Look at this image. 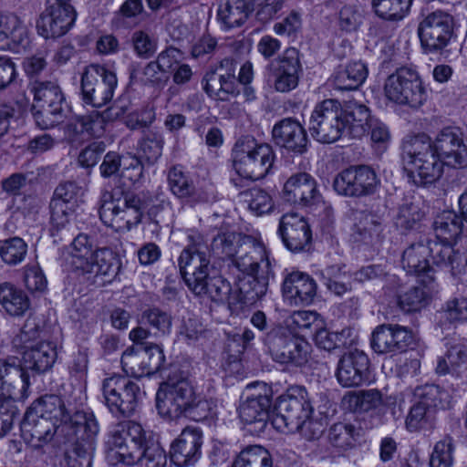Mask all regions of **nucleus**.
Instances as JSON below:
<instances>
[{"instance_id": "f257e3e1", "label": "nucleus", "mask_w": 467, "mask_h": 467, "mask_svg": "<svg viewBox=\"0 0 467 467\" xmlns=\"http://www.w3.org/2000/svg\"><path fill=\"white\" fill-rule=\"evenodd\" d=\"M24 441L40 448L52 440L64 446L65 456L77 462L73 467H90L96 449L99 422L92 411L70 414L60 397L48 395L36 400L20 424Z\"/></svg>"}, {"instance_id": "f03ea898", "label": "nucleus", "mask_w": 467, "mask_h": 467, "mask_svg": "<svg viewBox=\"0 0 467 467\" xmlns=\"http://www.w3.org/2000/svg\"><path fill=\"white\" fill-rule=\"evenodd\" d=\"M401 158L408 177L417 186L436 182L443 166L467 168V140L457 127H446L434 140L426 134L408 136L402 141Z\"/></svg>"}, {"instance_id": "7ed1b4c3", "label": "nucleus", "mask_w": 467, "mask_h": 467, "mask_svg": "<svg viewBox=\"0 0 467 467\" xmlns=\"http://www.w3.org/2000/svg\"><path fill=\"white\" fill-rule=\"evenodd\" d=\"M189 240L178 258L180 274L188 288L197 296H209L213 302L233 305L231 284L222 275L209 276L210 259L203 237L189 235Z\"/></svg>"}, {"instance_id": "20e7f679", "label": "nucleus", "mask_w": 467, "mask_h": 467, "mask_svg": "<svg viewBox=\"0 0 467 467\" xmlns=\"http://www.w3.org/2000/svg\"><path fill=\"white\" fill-rule=\"evenodd\" d=\"M22 355V361L15 357L0 359V396L14 399L17 388L25 392L30 385L27 370L44 373L53 367L57 357L56 345L50 341H39L23 350Z\"/></svg>"}, {"instance_id": "39448f33", "label": "nucleus", "mask_w": 467, "mask_h": 467, "mask_svg": "<svg viewBox=\"0 0 467 467\" xmlns=\"http://www.w3.org/2000/svg\"><path fill=\"white\" fill-rule=\"evenodd\" d=\"M231 265L242 274L238 277V289L244 304L254 305L265 296L273 270L265 246L259 244L241 245L230 260Z\"/></svg>"}, {"instance_id": "423d86ee", "label": "nucleus", "mask_w": 467, "mask_h": 467, "mask_svg": "<svg viewBox=\"0 0 467 467\" xmlns=\"http://www.w3.org/2000/svg\"><path fill=\"white\" fill-rule=\"evenodd\" d=\"M350 113L348 103L337 99H327L317 103L309 118L308 130L314 140L320 143H333L348 127Z\"/></svg>"}, {"instance_id": "0eeeda50", "label": "nucleus", "mask_w": 467, "mask_h": 467, "mask_svg": "<svg viewBox=\"0 0 467 467\" xmlns=\"http://www.w3.org/2000/svg\"><path fill=\"white\" fill-rule=\"evenodd\" d=\"M233 154L235 171L252 181L265 178L275 159L271 145L257 143L251 138L239 140L234 147Z\"/></svg>"}, {"instance_id": "6e6552de", "label": "nucleus", "mask_w": 467, "mask_h": 467, "mask_svg": "<svg viewBox=\"0 0 467 467\" xmlns=\"http://www.w3.org/2000/svg\"><path fill=\"white\" fill-rule=\"evenodd\" d=\"M73 271L82 275H107L113 266V254L95 247L90 237L79 234L71 243L67 258Z\"/></svg>"}, {"instance_id": "1a4fd4ad", "label": "nucleus", "mask_w": 467, "mask_h": 467, "mask_svg": "<svg viewBox=\"0 0 467 467\" xmlns=\"http://www.w3.org/2000/svg\"><path fill=\"white\" fill-rule=\"evenodd\" d=\"M312 411L306 390L303 388L290 389L276 399L272 410V425L285 434L296 432L302 420L309 418Z\"/></svg>"}, {"instance_id": "9d476101", "label": "nucleus", "mask_w": 467, "mask_h": 467, "mask_svg": "<svg viewBox=\"0 0 467 467\" xmlns=\"http://www.w3.org/2000/svg\"><path fill=\"white\" fill-rule=\"evenodd\" d=\"M102 393L109 410L117 417L131 416L144 394L137 381L121 375L106 378Z\"/></svg>"}, {"instance_id": "9b49d317", "label": "nucleus", "mask_w": 467, "mask_h": 467, "mask_svg": "<svg viewBox=\"0 0 467 467\" xmlns=\"http://www.w3.org/2000/svg\"><path fill=\"white\" fill-rule=\"evenodd\" d=\"M244 395L239 406V417L250 426L251 432L259 434L265 431L268 421H272V388L256 382L246 387Z\"/></svg>"}, {"instance_id": "f8f14e48", "label": "nucleus", "mask_w": 467, "mask_h": 467, "mask_svg": "<svg viewBox=\"0 0 467 467\" xmlns=\"http://www.w3.org/2000/svg\"><path fill=\"white\" fill-rule=\"evenodd\" d=\"M385 95L390 101L418 109L427 100V92L418 73L408 67L398 68L384 85Z\"/></svg>"}, {"instance_id": "ddd939ff", "label": "nucleus", "mask_w": 467, "mask_h": 467, "mask_svg": "<svg viewBox=\"0 0 467 467\" xmlns=\"http://www.w3.org/2000/svg\"><path fill=\"white\" fill-rule=\"evenodd\" d=\"M196 394L194 387L187 378L170 377L161 384L156 393V409L164 419L175 420L182 417L188 405Z\"/></svg>"}, {"instance_id": "4468645a", "label": "nucleus", "mask_w": 467, "mask_h": 467, "mask_svg": "<svg viewBox=\"0 0 467 467\" xmlns=\"http://www.w3.org/2000/svg\"><path fill=\"white\" fill-rule=\"evenodd\" d=\"M116 74L104 66L91 64L81 76V97L86 105L100 108L113 98L117 88Z\"/></svg>"}, {"instance_id": "2eb2a0df", "label": "nucleus", "mask_w": 467, "mask_h": 467, "mask_svg": "<svg viewBox=\"0 0 467 467\" xmlns=\"http://www.w3.org/2000/svg\"><path fill=\"white\" fill-rule=\"evenodd\" d=\"M454 34V19L449 13L436 10L428 14L418 26V35L425 54H441Z\"/></svg>"}, {"instance_id": "dca6fc26", "label": "nucleus", "mask_w": 467, "mask_h": 467, "mask_svg": "<svg viewBox=\"0 0 467 467\" xmlns=\"http://www.w3.org/2000/svg\"><path fill=\"white\" fill-rule=\"evenodd\" d=\"M144 202L135 193L128 192L117 202L104 203L99 210V217L103 223L116 232H129L137 226L142 218Z\"/></svg>"}, {"instance_id": "f3484780", "label": "nucleus", "mask_w": 467, "mask_h": 467, "mask_svg": "<svg viewBox=\"0 0 467 467\" xmlns=\"http://www.w3.org/2000/svg\"><path fill=\"white\" fill-rule=\"evenodd\" d=\"M268 70L275 91L287 93L295 89L303 72L299 50L295 47L286 48L269 63Z\"/></svg>"}, {"instance_id": "a211bd4d", "label": "nucleus", "mask_w": 467, "mask_h": 467, "mask_svg": "<svg viewBox=\"0 0 467 467\" xmlns=\"http://www.w3.org/2000/svg\"><path fill=\"white\" fill-rule=\"evenodd\" d=\"M281 196L290 204L311 211L323 203V196L317 181L306 172H299L289 177L284 184Z\"/></svg>"}, {"instance_id": "6ab92c4d", "label": "nucleus", "mask_w": 467, "mask_h": 467, "mask_svg": "<svg viewBox=\"0 0 467 467\" xmlns=\"http://www.w3.org/2000/svg\"><path fill=\"white\" fill-rule=\"evenodd\" d=\"M414 342L410 330L399 325H381L375 328L371 337V348L376 353H401Z\"/></svg>"}, {"instance_id": "aec40b11", "label": "nucleus", "mask_w": 467, "mask_h": 467, "mask_svg": "<svg viewBox=\"0 0 467 467\" xmlns=\"http://www.w3.org/2000/svg\"><path fill=\"white\" fill-rule=\"evenodd\" d=\"M278 234L285 247L293 252L308 251L312 232L307 221L297 213H285L279 222Z\"/></svg>"}, {"instance_id": "412c9836", "label": "nucleus", "mask_w": 467, "mask_h": 467, "mask_svg": "<svg viewBox=\"0 0 467 467\" xmlns=\"http://www.w3.org/2000/svg\"><path fill=\"white\" fill-rule=\"evenodd\" d=\"M274 143L294 154L303 155L308 150L309 140L301 123L293 118L277 121L272 129Z\"/></svg>"}, {"instance_id": "4be33fe9", "label": "nucleus", "mask_w": 467, "mask_h": 467, "mask_svg": "<svg viewBox=\"0 0 467 467\" xmlns=\"http://www.w3.org/2000/svg\"><path fill=\"white\" fill-rule=\"evenodd\" d=\"M202 444V432L199 428H184L171 444V462L178 467L193 465L201 457Z\"/></svg>"}, {"instance_id": "5701e85b", "label": "nucleus", "mask_w": 467, "mask_h": 467, "mask_svg": "<svg viewBox=\"0 0 467 467\" xmlns=\"http://www.w3.org/2000/svg\"><path fill=\"white\" fill-rule=\"evenodd\" d=\"M76 17L77 12L73 5L61 9L46 7L36 21L37 33L46 39L60 37L73 26Z\"/></svg>"}, {"instance_id": "b1692460", "label": "nucleus", "mask_w": 467, "mask_h": 467, "mask_svg": "<svg viewBox=\"0 0 467 467\" xmlns=\"http://www.w3.org/2000/svg\"><path fill=\"white\" fill-rule=\"evenodd\" d=\"M317 283L309 275L300 271H285L282 292L291 304L310 305L317 296Z\"/></svg>"}, {"instance_id": "393cba45", "label": "nucleus", "mask_w": 467, "mask_h": 467, "mask_svg": "<svg viewBox=\"0 0 467 467\" xmlns=\"http://www.w3.org/2000/svg\"><path fill=\"white\" fill-rule=\"evenodd\" d=\"M427 244H413L402 254L401 264L409 275H415L421 283H434L433 269L429 263Z\"/></svg>"}, {"instance_id": "a878e982", "label": "nucleus", "mask_w": 467, "mask_h": 467, "mask_svg": "<svg viewBox=\"0 0 467 467\" xmlns=\"http://www.w3.org/2000/svg\"><path fill=\"white\" fill-rule=\"evenodd\" d=\"M0 306L11 317H21L30 309L26 293L9 282L0 284Z\"/></svg>"}, {"instance_id": "bb28decb", "label": "nucleus", "mask_w": 467, "mask_h": 467, "mask_svg": "<svg viewBox=\"0 0 467 467\" xmlns=\"http://www.w3.org/2000/svg\"><path fill=\"white\" fill-rule=\"evenodd\" d=\"M439 375L451 374L467 377V347L463 344L451 345L443 357L439 358L436 367Z\"/></svg>"}, {"instance_id": "cd10ccee", "label": "nucleus", "mask_w": 467, "mask_h": 467, "mask_svg": "<svg viewBox=\"0 0 467 467\" xmlns=\"http://www.w3.org/2000/svg\"><path fill=\"white\" fill-rule=\"evenodd\" d=\"M252 0H226L218 9V20L225 29L243 25L253 11Z\"/></svg>"}, {"instance_id": "c85d7f7f", "label": "nucleus", "mask_w": 467, "mask_h": 467, "mask_svg": "<svg viewBox=\"0 0 467 467\" xmlns=\"http://www.w3.org/2000/svg\"><path fill=\"white\" fill-rule=\"evenodd\" d=\"M106 119L99 112H92L88 115L78 116L70 120L67 125V132L69 136L100 137L106 128Z\"/></svg>"}, {"instance_id": "c756f323", "label": "nucleus", "mask_w": 467, "mask_h": 467, "mask_svg": "<svg viewBox=\"0 0 467 467\" xmlns=\"http://www.w3.org/2000/svg\"><path fill=\"white\" fill-rule=\"evenodd\" d=\"M435 289V282L432 284L421 283L400 294L398 304L400 309L406 313L418 312L426 307Z\"/></svg>"}, {"instance_id": "7c9ffc66", "label": "nucleus", "mask_w": 467, "mask_h": 467, "mask_svg": "<svg viewBox=\"0 0 467 467\" xmlns=\"http://www.w3.org/2000/svg\"><path fill=\"white\" fill-rule=\"evenodd\" d=\"M168 183L171 192L193 205L201 200L193 182L182 171L181 167L174 166L168 172Z\"/></svg>"}, {"instance_id": "2f4dec72", "label": "nucleus", "mask_w": 467, "mask_h": 467, "mask_svg": "<svg viewBox=\"0 0 467 467\" xmlns=\"http://www.w3.org/2000/svg\"><path fill=\"white\" fill-rule=\"evenodd\" d=\"M437 240L455 243L462 231V219L452 211H443L433 222Z\"/></svg>"}, {"instance_id": "473e14b6", "label": "nucleus", "mask_w": 467, "mask_h": 467, "mask_svg": "<svg viewBox=\"0 0 467 467\" xmlns=\"http://www.w3.org/2000/svg\"><path fill=\"white\" fill-rule=\"evenodd\" d=\"M150 440V438L146 437V432L140 424L127 420L114 426L110 431L108 444L110 451H113V447L124 445L125 442H143Z\"/></svg>"}, {"instance_id": "72a5a7b5", "label": "nucleus", "mask_w": 467, "mask_h": 467, "mask_svg": "<svg viewBox=\"0 0 467 467\" xmlns=\"http://www.w3.org/2000/svg\"><path fill=\"white\" fill-rule=\"evenodd\" d=\"M414 394L419 400V403L436 414L439 410L449 408L451 400V397L447 390L434 384L417 387Z\"/></svg>"}, {"instance_id": "f704fd0d", "label": "nucleus", "mask_w": 467, "mask_h": 467, "mask_svg": "<svg viewBox=\"0 0 467 467\" xmlns=\"http://www.w3.org/2000/svg\"><path fill=\"white\" fill-rule=\"evenodd\" d=\"M139 323L147 325L152 331V336L158 338L171 334L172 317L170 313L157 306H151L141 312Z\"/></svg>"}, {"instance_id": "c9c22d12", "label": "nucleus", "mask_w": 467, "mask_h": 467, "mask_svg": "<svg viewBox=\"0 0 467 467\" xmlns=\"http://www.w3.org/2000/svg\"><path fill=\"white\" fill-rule=\"evenodd\" d=\"M361 93L352 94V139L360 140L368 134L369 125L377 118L369 108L361 101Z\"/></svg>"}, {"instance_id": "e433bc0d", "label": "nucleus", "mask_w": 467, "mask_h": 467, "mask_svg": "<svg viewBox=\"0 0 467 467\" xmlns=\"http://www.w3.org/2000/svg\"><path fill=\"white\" fill-rule=\"evenodd\" d=\"M361 93L352 94V139L360 140L368 134L369 125L377 118L369 108L361 101Z\"/></svg>"}, {"instance_id": "4c0bfd02", "label": "nucleus", "mask_w": 467, "mask_h": 467, "mask_svg": "<svg viewBox=\"0 0 467 467\" xmlns=\"http://www.w3.org/2000/svg\"><path fill=\"white\" fill-rule=\"evenodd\" d=\"M30 85L31 92L34 94L33 105H49L55 108L65 106V97L57 83L36 80Z\"/></svg>"}, {"instance_id": "58836bf2", "label": "nucleus", "mask_w": 467, "mask_h": 467, "mask_svg": "<svg viewBox=\"0 0 467 467\" xmlns=\"http://www.w3.org/2000/svg\"><path fill=\"white\" fill-rule=\"evenodd\" d=\"M26 40V30L16 16H0V49L10 48L11 44L24 45Z\"/></svg>"}, {"instance_id": "ea45409f", "label": "nucleus", "mask_w": 467, "mask_h": 467, "mask_svg": "<svg viewBox=\"0 0 467 467\" xmlns=\"http://www.w3.org/2000/svg\"><path fill=\"white\" fill-rule=\"evenodd\" d=\"M288 346L282 350L284 354L273 358V360L280 364L293 365L302 367L308 362L310 354V345L303 337L296 336V340H292Z\"/></svg>"}, {"instance_id": "a19ab883", "label": "nucleus", "mask_w": 467, "mask_h": 467, "mask_svg": "<svg viewBox=\"0 0 467 467\" xmlns=\"http://www.w3.org/2000/svg\"><path fill=\"white\" fill-rule=\"evenodd\" d=\"M288 346L282 350L284 354L273 358V360L280 364L293 365L302 367L308 362L310 354V345L303 337L296 336V340H292Z\"/></svg>"}, {"instance_id": "79ce46f5", "label": "nucleus", "mask_w": 467, "mask_h": 467, "mask_svg": "<svg viewBox=\"0 0 467 467\" xmlns=\"http://www.w3.org/2000/svg\"><path fill=\"white\" fill-rule=\"evenodd\" d=\"M237 63L234 58L225 57L221 60L220 64L213 69L214 75L219 78L220 88L227 95V99L236 97L240 93L239 85L237 84L235 73Z\"/></svg>"}, {"instance_id": "37998d69", "label": "nucleus", "mask_w": 467, "mask_h": 467, "mask_svg": "<svg viewBox=\"0 0 467 467\" xmlns=\"http://www.w3.org/2000/svg\"><path fill=\"white\" fill-rule=\"evenodd\" d=\"M454 243L430 241L427 244L429 256H431L432 263L437 266H451V268L459 265L462 260V254L452 248Z\"/></svg>"}, {"instance_id": "c03bdc74", "label": "nucleus", "mask_w": 467, "mask_h": 467, "mask_svg": "<svg viewBox=\"0 0 467 467\" xmlns=\"http://www.w3.org/2000/svg\"><path fill=\"white\" fill-rule=\"evenodd\" d=\"M324 321L320 315L315 311H295L289 317L288 327L296 333L304 336H311L316 330L320 329Z\"/></svg>"}, {"instance_id": "a18cd8bd", "label": "nucleus", "mask_w": 467, "mask_h": 467, "mask_svg": "<svg viewBox=\"0 0 467 467\" xmlns=\"http://www.w3.org/2000/svg\"><path fill=\"white\" fill-rule=\"evenodd\" d=\"M296 333L290 327L285 326H275L271 328L264 337V344L267 348L268 353L273 358L284 354L285 347H289L292 340H296Z\"/></svg>"}, {"instance_id": "49530a36", "label": "nucleus", "mask_w": 467, "mask_h": 467, "mask_svg": "<svg viewBox=\"0 0 467 467\" xmlns=\"http://www.w3.org/2000/svg\"><path fill=\"white\" fill-rule=\"evenodd\" d=\"M436 420L435 412L417 401L406 418V427L410 431H430L435 427Z\"/></svg>"}, {"instance_id": "de8ad7c7", "label": "nucleus", "mask_w": 467, "mask_h": 467, "mask_svg": "<svg viewBox=\"0 0 467 467\" xmlns=\"http://www.w3.org/2000/svg\"><path fill=\"white\" fill-rule=\"evenodd\" d=\"M422 217L423 213L417 204L405 201L398 209L394 224L401 234H407L418 227Z\"/></svg>"}, {"instance_id": "09e8293b", "label": "nucleus", "mask_w": 467, "mask_h": 467, "mask_svg": "<svg viewBox=\"0 0 467 467\" xmlns=\"http://www.w3.org/2000/svg\"><path fill=\"white\" fill-rule=\"evenodd\" d=\"M240 235L234 232H219L213 237L210 253L219 259H232L237 253Z\"/></svg>"}, {"instance_id": "8fccbe9b", "label": "nucleus", "mask_w": 467, "mask_h": 467, "mask_svg": "<svg viewBox=\"0 0 467 467\" xmlns=\"http://www.w3.org/2000/svg\"><path fill=\"white\" fill-rule=\"evenodd\" d=\"M164 138L161 131L149 130L139 142L141 158L149 164H154L162 154Z\"/></svg>"}, {"instance_id": "3c124183", "label": "nucleus", "mask_w": 467, "mask_h": 467, "mask_svg": "<svg viewBox=\"0 0 467 467\" xmlns=\"http://www.w3.org/2000/svg\"><path fill=\"white\" fill-rule=\"evenodd\" d=\"M354 173L352 196L372 194L379 182L374 170L368 165H358L354 169Z\"/></svg>"}, {"instance_id": "603ef678", "label": "nucleus", "mask_w": 467, "mask_h": 467, "mask_svg": "<svg viewBox=\"0 0 467 467\" xmlns=\"http://www.w3.org/2000/svg\"><path fill=\"white\" fill-rule=\"evenodd\" d=\"M32 114L36 124L41 130H47L63 122L66 118L65 107H52L49 105H33Z\"/></svg>"}, {"instance_id": "864d4df0", "label": "nucleus", "mask_w": 467, "mask_h": 467, "mask_svg": "<svg viewBox=\"0 0 467 467\" xmlns=\"http://www.w3.org/2000/svg\"><path fill=\"white\" fill-rule=\"evenodd\" d=\"M412 0H373L375 13L386 20H400L409 11Z\"/></svg>"}, {"instance_id": "5fc2aeb1", "label": "nucleus", "mask_w": 467, "mask_h": 467, "mask_svg": "<svg viewBox=\"0 0 467 467\" xmlns=\"http://www.w3.org/2000/svg\"><path fill=\"white\" fill-rule=\"evenodd\" d=\"M27 254V244L20 237H11L0 242V257L9 265H16L24 261Z\"/></svg>"}, {"instance_id": "6e6d98bb", "label": "nucleus", "mask_w": 467, "mask_h": 467, "mask_svg": "<svg viewBox=\"0 0 467 467\" xmlns=\"http://www.w3.org/2000/svg\"><path fill=\"white\" fill-rule=\"evenodd\" d=\"M141 348V358H143L140 363L142 370L140 373L147 376L159 372L164 365L165 356L163 349L158 344L151 343Z\"/></svg>"}, {"instance_id": "4d7b16f0", "label": "nucleus", "mask_w": 467, "mask_h": 467, "mask_svg": "<svg viewBox=\"0 0 467 467\" xmlns=\"http://www.w3.org/2000/svg\"><path fill=\"white\" fill-rule=\"evenodd\" d=\"M352 387L368 385L374 381V377L369 369V360L368 356L361 350L355 348L352 350Z\"/></svg>"}, {"instance_id": "13d9d810", "label": "nucleus", "mask_w": 467, "mask_h": 467, "mask_svg": "<svg viewBox=\"0 0 467 467\" xmlns=\"http://www.w3.org/2000/svg\"><path fill=\"white\" fill-rule=\"evenodd\" d=\"M41 327L36 322V318L28 317L21 331L13 339V345L16 348L26 350L30 347L36 346L38 339L41 338Z\"/></svg>"}, {"instance_id": "bf43d9fd", "label": "nucleus", "mask_w": 467, "mask_h": 467, "mask_svg": "<svg viewBox=\"0 0 467 467\" xmlns=\"http://www.w3.org/2000/svg\"><path fill=\"white\" fill-rule=\"evenodd\" d=\"M83 195L82 187L75 182H60L54 191L51 201L62 202L71 208H78Z\"/></svg>"}, {"instance_id": "052dcab7", "label": "nucleus", "mask_w": 467, "mask_h": 467, "mask_svg": "<svg viewBox=\"0 0 467 467\" xmlns=\"http://www.w3.org/2000/svg\"><path fill=\"white\" fill-rule=\"evenodd\" d=\"M216 404L213 400H207L199 394H195L193 401L188 405L182 417L195 421H201L215 413Z\"/></svg>"}, {"instance_id": "680f3d73", "label": "nucleus", "mask_w": 467, "mask_h": 467, "mask_svg": "<svg viewBox=\"0 0 467 467\" xmlns=\"http://www.w3.org/2000/svg\"><path fill=\"white\" fill-rule=\"evenodd\" d=\"M354 401V413L368 412L377 408L381 402L380 392L376 389H360L352 391V402Z\"/></svg>"}, {"instance_id": "e2e57ef3", "label": "nucleus", "mask_w": 467, "mask_h": 467, "mask_svg": "<svg viewBox=\"0 0 467 467\" xmlns=\"http://www.w3.org/2000/svg\"><path fill=\"white\" fill-rule=\"evenodd\" d=\"M453 450V441L451 437H445L438 441L430 458V467H452Z\"/></svg>"}, {"instance_id": "0e129e2a", "label": "nucleus", "mask_w": 467, "mask_h": 467, "mask_svg": "<svg viewBox=\"0 0 467 467\" xmlns=\"http://www.w3.org/2000/svg\"><path fill=\"white\" fill-rule=\"evenodd\" d=\"M349 335V329H343L339 333H331L323 325L320 329L316 330L311 336L318 348L330 351L341 345L345 346L346 341L343 338L346 339Z\"/></svg>"}, {"instance_id": "69168bd1", "label": "nucleus", "mask_w": 467, "mask_h": 467, "mask_svg": "<svg viewBox=\"0 0 467 467\" xmlns=\"http://www.w3.org/2000/svg\"><path fill=\"white\" fill-rule=\"evenodd\" d=\"M244 195L247 197L249 210L256 216L267 213L274 208L272 198L265 190L253 188Z\"/></svg>"}, {"instance_id": "338daca9", "label": "nucleus", "mask_w": 467, "mask_h": 467, "mask_svg": "<svg viewBox=\"0 0 467 467\" xmlns=\"http://www.w3.org/2000/svg\"><path fill=\"white\" fill-rule=\"evenodd\" d=\"M144 446L142 458L139 462L140 465L145 467H166L167 455L159 442L150 439Z\"/></svg>"}, {"instance_id": "774afa93", "label": "nucleus", "mask_w": 467, "mask_h": 467, "mask_svg": "<svg viewBox=\"0 0 467 467\" xmlns=\"http://www.w3.org/2000/svg\"><path fill=\"white\" fill-rule=\"evenodd\" d=\"M147 443L148 441L132 443L125 442L124 445L113 447L112 451L119 462L127 465H134L139 463L140 460H141L145 448L144 445Z\"/></svg>"}]
</instances>
